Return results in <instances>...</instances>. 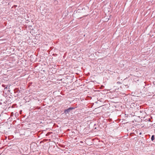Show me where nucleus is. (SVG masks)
<instances>
[{"label":"nucleus","mask_w":155,"mask_h":155,"mask_svg":"<svg viewBox=\"0 0 155 155\" xmlns=\"http://www.w3.org/2000/svg\"><path fill=\"white\" fill-rule=\"evenodd\" d=\"M75 108L74 107H70L68 108V114H69V112H70L72 110V111H71V112H74Z\"/></svg>","instance_id":"nucleus-1"},{"label":"nucleus","mask_w":155,"mask_h":155,"mask_svg":"<svg viewBox=\"0 0 155 155\" xmlns=\"http://www.w3.org/2000/svg\"><path fill=\"white\" fill-rule=\"evenodd\" d=\"M154 135H153L151 136V140H152L153 141V140H154Z\"/></svg>","instance_id":"nucleus-2"},{"label":"nucleus","mask_w":155,"mask_h":155,"mask_svg":"<svg viewBox=\"0 0 155 155\" xmlns=\"http://www.w3.org/2000/svg\"><path fill=\"white\" fill-rule=\"evenodd\" d=\"M65 113H66V114H67L68 113V109H66L65 110Z\"/></svg>","instance_id":"nucleus-3"},{"label":"nucleus","mask_w":155,"mask_h":155,"mask_svg":"<svg viewBox=\"0 0 155 155\" xmlns=\"http://www.w3.org/2000/svg\"><path fill=\"white\" fill-rule=\"evenodd\" d=\"M7 88V87H6L5 88V89H6V88Z\"/></svg>","instance_id":"nucleus-4"},{"label":"nucleus","mask_w":155,"mask_h":155,"mask_svg":"<svg viewBox=\"0 0 155 155\" xmlns=\"http://www.w3.org/2000/svg\"><path fill=\"white\" fill-rule=\"evenodd\" d=\"M141 134V133H140V134Z\"/></svg>","instance_id":"nucleus-5"},{"label":"nucleus","mask_w":155,"mask_h":155,"mask_svg":"<svg viewBox=\"0 0 155 155\" xmlns=\"http://www.w3.org/2000/svg\"><path fill=\"white\" fill-rule=\"evenodd\" d=\"M140 112H142V111H140Z\"/></svg>","instance_id":"nucleus-6"}]
</instances>
